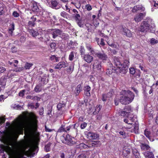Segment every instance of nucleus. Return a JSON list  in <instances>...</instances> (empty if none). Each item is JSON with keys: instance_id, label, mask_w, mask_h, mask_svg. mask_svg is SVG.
I'll return each mask as SVG.
<instances>
[{"instance_id": "nucleus-27", "label": "nucleus", "mask_w": 158, "mask_h": 158, "mask_svg": "<svg viewBox=\"0 0 158 158\" xmlns=\"http://www.w3.org/2000/svg\"><path fill=\"white\" fill-rule=\"evenodd\" d=\"M15 25L14 23H12L10 25L9 31L10 33L12 34L13 31L14 30Z\"/></svg>"}, {"instance_id": "nucleus-17", "label": "nucleus", "mask_w": 158, "mask_h": 158, "mask_svg": "<svg viewBox=\"0 0 158 158\" xmlns=\"http://www.w3.org/2000/svg\"><path fill=\"white\" fill-rule=\"evenodd\" d=\"M67 66L65 62L64 61H62L59 62L57 64L55 67L56 69H60L62 68H65Z\"/></svg>"}, {"instance_id": "nucleus-20", "label": "nucleus", "mask_w": 158, "mask_h": 158, "mask_svg": "<svg viewBox=\"0 0 158 158\" xmlns=\"http://www.w3.org/2000/svg\"><path fill=\"white\" fill-rule=\"evenodd\" d=\"M60 57L55 55H52L50 57L49 59L54 62H58L60 60Z\"/></svg>"}, {"instance_id": "nucleus-4", "label": "nucleus", "mask_w": 158, "mask_h": 158, "mask_svg": "<svg viewBox=\"0 0 158 158\" xmlns=\"http://www.w3.org/2000/svg\"><path fill=\"white\" fill-rule=\"evenodd\" d=\"M155 25L153 20L149 19L147 21H143L141 23L139 28V31L143 33L147 32L149 29L153 28Z\"/></svg>"}, {"instance_id": "nucleus-45", "label": "nucleus", "mask_w": 158, "mask_h": 158, "mask_svg": "<svg viewBox=\"0 0 158 158\" xmlns=\"http://www.w3.org/2000/svg\"><path fill=\"white\" fill-rule=\"evenodd\" d=\"M98 44L99 45H100L102 46L105 45V44L104 42V40L103 39H101L100 41H98Z\"/></svg>"}, {"instance_id": "nucleus-58", "label": "nucleus", "mask_w": 158, "mask_h": 158, "mask_svg": "<svg viewBox=\"0 0 158 158\" xmlns=\"http://www.w3.org/2000/svg\"><path fill=\"white\" fill-rule=\"evenodd\" d=\"M13 15L15 17H17L19 16V14L16 11H14L13 13Z\"/></svg>"}, {"instance_id": "nucleus-10", "label": "nucleus", "mask_w": 158, "mask_h": 158, "mask_svg": "<svg viewBox=\"0 0 158 158\" xmlns=\"http://www.w3.org/2000/svg\"><path fill=\"white\" fill-rule=\"evenodd\" d=\"M95 55L96 56V57H98L100 60H106L107 58V55L103 52H96L95 53Z\"/></svg>"}, {"instance_id": "nucleus-50", "label": "nucleus", "mask_w": 158, "mask_h": 158, "mask_svg": "<svg viewBox=\"0 0 158 158\" xmlns=\"http://www.w3.org/2000/svg\"><path fill=\"white\" fill-rule=\"evenodd\" d=\"M60 15L61 16L63 17L64 18H67V14L66 12L64 11H63L61 13Z\"/></svg>"}, {"instance_id": "nucleus-19", "label": "nucleus", "mask_w": 158, "mask_h": 158, "mask_svg": "<svg viewBox=\"0 0 158 158\" xmlns=\"http://www.w3.org/2000/svg\"><path fill=\"white\" fill-rule=\"evenodd\" d=\"M143 154L146 158H154V155L152 152L147 151L144 152Z\"/></svg>"}, {"instance_id": "nucleus-34", "label": "nucleus", "mask_w": 158, "mask_h": 158, "mask_svg": "<svg viewBox=\"0 0 158 158\" xmlns=\"http://www.w3.org/2000/svg\"><path fill=\"white\" fill-rule=\"evenodd\" d=\"M41 90V85H37L34 88V90L37 92H40Z\"/></svg>"}, {"instance_id": "nucleus-37", "label": "nucleus", "mask_w": 158, "mask_h": 158, "mask_svg": "<svg viewBox=\"0 0 158 158\" xmlns=\"http://www.w3.org/2000/svg\"><path fill=\"white\" fill-rule=\"evenodd\" d=\"M77 147L81 149L87 148L88 147L87 145L83 143L80 144Z\"/></svg>"}, {"instance_id": "nucleus-61", "label": "nucleus", "mask_w": 158, "mask_h": 158, "mask_svg": "<svg viewBox=\"0 0 158 158\" xmlns=\"http://www.w3.org/2000/svg\"><path fill=\"white\" fill-rule=\"evenodd\" d=\"M44 108H42L40 109L39 111V113L40 115H42L44 114Z\"/></svg>"}, {"instance_id": "nucleus-6", "label": "nucleus", "mask_w": 158, "mask_h": 158, "mask_svg": "<svg viewBox=\"0 0 158 158\" xmlns=\"http://www.w3.org/2000/svg\"><path fill=\"white\" fill-rule=\"evenodd\" d=\"M48 32L52 35L53 39H55L57 37L64 34L61 30L56 29L49 30Z\"/></svg>"}, {"instance_id": "nucleus-2", "label": "nucleus", "mask_w": 158, "mask_h": 158, "mask_svg": "<svg viewBox=\"0 0 158 158\" xmlns=\"http://www.w3.org/2000/svg\"><path fill=\"white\" fill-rule=\"evenodd\" d=\"M30 146L27 144L19 143L17 147L10 148L8 146L4 147V149L8 153L10 158H23L24 155H28L33 157L35 154L31 149Z\"/></svg>"}, {"instance_id": "nucleus-41", "label": "nucleus", "mask_w": 158, "mask_h": 158, "mask_svg": "<svg viewBox=\"0 0 158 158\" xmlns=\"http://www.w3.org/2000/svg\"><path fill=\"white\" fill-rule=\"evenodd\" d=\"M32 64L26 63L25 66V68L26 69H29L32 66Z\"/></svg>"}, {"instance_id": "nucleus-23", "label": "nucleus", "mask_w": 158, "mask_h": 158, "mask_svg": "<svg viewBox=\"0 0 158 158\" xmlns=\"http://www.w3.org/2000/svg\"><path fill=\"white\" fill-rule=\"evenodd\" d=\"M132 151L133 154L135 156L136 158H140L139 153L137 149H132Z\"/></svg>"}, {"instance_id": "nucleus-55", "label": "nucleus", "mask_w": 158, "mask_h": 158, "mask_svg": "<svg viewBox=\"0 0 158 158\" xmlns=\"http://www.w3.org/2000/svg\"><path fill=\"white\" fill-rule=\"evenodd\" d=\"M137 9L138 10H144V7H143V6L140 5H137Z\"/></svg>"}, {"instance_id": "nucleus-32", "label": "nucleus", "mask_w": 158, "mask_h": 158, "mask_svg": "<svg viewBox=\"0 0 158 158\" xmlns=\"http://www.w3.org/2000/svg\"><path fill=\"white\" fill-rule=\"evenodd\" d=\"M51 143H49L45 145V149L46 152H48L50 151L51 149Z\"/></svg>"}, {"instance_id": "nucleus-57", "label": "nucleus", "mask_w": 158, "mask_h": 158, "mask_svg": "<svg viewBox=\"0 0 158 158\" xmlns=\"http://www.w3.org/2000/svg\"><path fill=\"white\" fill-rule=\"evenodd\" d=\"M138 10L137 7L136 6H134L132 10L133 12H135Z\"/></svg>"}, {"instance_id": "nucleus-16", "label": "nucleus", "mask_w": 158, "mask_h": 158, "mask_svg": "<svg viewBox=\"0 0 158 158\" xmlns=\"http://www.w3.org/2000/svg\"><path fill=\"white\" fill-rule=\"evenodd\" d=\"M82 87L81 84L78 85L76 87L74 91V94L76 96H78L79 94L82 91Z\"/></svg>"}, {"instance_id": "nucleus-49", "label": "nucleus", "mask_w": 158, "mask_h": 158, "mask_svg": "<svg viewBox=\"0 0 158 158\" xmlns=\"http://www.w3.org/2000/svg\"><path fill=\"white\" fill-rule=\"evenodd\" d=\"M124 110L126 111H128V113H129L131 110V108L130 106H127L125 107Z\"/></svg>"}, {"instance_id": "nucleus-52", "label": "nucleus", "mask_w": 158, "mask_h": 158, "mask_svg": "<svg viewBox=\"0 0 158 158\" xmlns=\"http://www.w3.org/2000/svg\"><path fill=\"white\" fill-rule=\"evenodd\" d=\"M50 46L51 48L54 49L56 47V44L55 43H52L50 44Z\"/></svg>"}, {"instance_id": "nucleus-30", "label": "nucleus", "mask_w": 158, "mask_h": 158, "mask_svg": "<svg viewBox=\"0 0 158 158\" xmlns=\"http://www.w3.org/2000/svg\"><path fill=\"white\" fill-rule=\"evenodd\" d=\"M77 21V24L80 27H83L84 26V23L82 20L80 19V20H78Z\"/></svg>"}, {"instance_id": "nucleus-60", "label": "nucleus", "mask_w": 158, "mask_h": 158, "mask_svg": "<svg viewBox=\"0 0 158 158\" xmlns=\"http://www.w3.org/2000/svg\"><path fill=\"white\" fill-rule=\"evenodd\" d=\"M134 129L135 131H137L138 129V124L135 123V124H134Z\"/></svg>"}, {"instance_id": "nucleus-36", "label": "nucleus", "mask_w": 158, "mask_h": 158, "mask_svg": "<svg viewBox=\"0 0 158 158\" xmlns=\"http://www.w3.org/2000/svg\"><path fill=\"white\" fill-rule=\"evenodd\" d=\"M109 65H110V68L109 69H108L106 72V73L107 75L110 74L113 72L112 69H113L111 68V66L112 65V64H109Z\"/></svg>"}, {"instance_id": "nucleus-48", "label": "nucleus", "mask_w": 158, "mask_h": 158, "mask_svg": "<svg viewBox=\"0 0 158 158\" xmlns=\"http://www.w3.org/2000/svg\"><path fill=\"white\" fill-rule=\"evenodd\" d=\"M102 106L100 105H98L96 106L95 108V111L96 112H99Z\"/></svg>"}, {"instance_id": "nucleus-42", "label": "nucleus", "mask_w": 158, "mask_h": 158, "mask_svg": "<svg viewBox=\"0 0 158 158\" xmlns=\"http://www.w3.org/2000/svg\"><path fill=\"white\" fill-rule=\"evenodd\" d=\"M100 145V141H94L92 143V146L94 147L95 146H98Z\"/></svg>"}, {"instance_id": "nucleus-26", "label": "nucleus", "mask_w": 158, "mask_h": 158, "mask_svg": "<svg viewBox=\"0 0 158 158\" xmlns=\"http://www.w3.org/2000/svg\"><path fill=\"white\" fill-rule=\"evenodd\" d=\"M111 94H112L110 93H108L107 94H103L102 98V101L104 102L106 101V100L107 98L109 97V96L110 97Z\"/></svg>"}, {"instance_id": "nucleus-21", "label": "nucleus", "mask_w": 158, "mask_h": 158, "mask_svg": "<svg viewBox=\"0 0 158 158\" xmlns=\"http://www.w3.org/2000/svg\"><path fill=\"white\" fill-rule=\"evenodd\" d=\"M31 19H32V21H29L28 22V25L30 27H33L35 24V22L36 20V18L34 16H33L31 17Z\"/></svg>"}, {"instance_id": "nucleus-25", "label": "nucleus", "mask_w": 158, "mask_h": 158, "mask_svg": "<svg viewBox=\"0 0 158 158\" xmlns=\"http://www.w3.org/2000/svg\"><path fill=\"white\" fill-rule=\"evenodd\" d=\"M37 117L34 114L32 115V122L33 124L35 126H36L37 123Z\"/></svg>"}, {"instance_id": "nucleus-5", "label": "nucleus", "mask_w": 158, "mask_h": 158, "mask_svg": "<svg viewBox=\"0 0 158 158\" xmlns=\"http://www.w3.org/2000/svg\"><path fill=\"white\" fill-rule=\"evenodd\" d=\"M129 65V61L127 60H125L122 64V66L121 67V69H116L114 70L115 72L118 74L120 73L122 74L126 73L128 71Z\"/></svg>"}, {"instance_id": "nucleus-43", "label": "nucleus", "mask_w": 158, "mask_h": 158, "mask_svg": "<svg viewBox=\"0 0 158 158\" xmlns=\"http://www.w3.org/2000/svg\"><path fill=\"white\" fill-rule=\"evenodd\" d=\"M150 133L147 130L144 131V135L148 139H150Z\"/></svg>"}, {"instance_id": "nucleus-18", "label": "nucleus", "mask_w": 158, "mask_h": 158, "mask_svg": "<svg viewBox=\"0 0 158 158\" xmlns=\"http://www.w3.org/2000/svg\"><path fill=\"white\" fill-rule=\"evenodd\" d=\"M91 89L89 85H87L85 86L84 88V94L87 96H90V91Z\"/></svg>"}, {"instance_id": "nucleus-46", "label": "nucleus", "mask_w": 158, "mask_h": 158, "mask_svg": "<svg viewBox=\"0 0 158 158\" xmlns=\"http://www.w3.org/2000/svg\"><path fill=\"white\" fill-rule=\"evenodd\" d=\"M26 92V90H21L19 93V95L20 97H23L24 95V93Z\"/></svg>"}, {"instance_id": "nucleus-22", "label": "nucleus", "mask_w": 158, "mask_h": 158, "mask_svg": "<svg viewBox=\"0 0 158 158\" xmlns=\"http://www.w3.org/2000/svg\"><path fill=\"white\" fill-rule=\"evenodd\" d=\"M112 42H110V41H107V43L109 46L112 47L113 48H116V49H118L119 48V45H117L113 44L114 40L113 39H112Z\"/></svg>"}, {"instance_id": "nucleus-53", "label": "nucleus", "mask_w": 158, "mask_h": 158, "mask_svg": "<svg viewBox=\"0 0 158 158\" xmlns=\"http://www.w3.org/2000/svg\"><path fill=\"white\" fill-rule=\"evenodd\" d=\"M5 121V119L4 117H0V124L4 123Z\"/></svg>"}, {"instance_id": "nucleus-7", "label": "nucleus", "mask_w": 158, "mask_h": 158, "mask_svg": "<svg viewBox=\"0 0 158 158\" xmlns=\"http://www.w3.org/2000/svg\"><path fill=\"white\" fill-rule=\"evenodd\" d=\"M64 140H63V142L69 145H72L75 143V142L73 141L72 137L69 135H66L65 137H63Z\"/></svg>"}, {"instance_id": "nucleus-29", "label": "nucleus", "mask_w": 158, "mask_h": 158, "mask_svg": "<svg viewBox=\"0 0 158 158\" xmlns=\"http://www.w3.org/2000/svg\"><path fill=\"white\" fill-rule=\"evenodd\" d=\"M5 85V80L3 81L2 82L0 81V91L3 89Z\"/></svg>"}, {"instance_id": "nucleus-9", "label": "nucleus", "mask_w": 158, "mask_h": 158, "mask_svg": "<svg viewBox=\"0 0 158 158\" xmlns=\"http://www.w3.org/2000/svg\"><path fill=\"white\" fill-rule=\"evenodd\" d=\"M146 12L143 13H140L136 15L134 17V20L136 22H139L145 16Z\"/></svg>"}, {"instance_id": "nucleus-11", "label": "nucleus", "mask_w": 158, "mask_h": 158, "mask_svg": "<svg viewBox=\"0 0 158 158\" xmlns=\"http://www.w3.org/2000/svg\"><path fill=\"white\" fill-rule=\"evenodd\" d=\"M93 66V68L95 71H99L100 70L102 67L101 62L98 60L94 61Z\"/></svg>"}, {"instance_id": "nucleus-63", "label": "nucleus", "mask_w": 158, "mask_h": 158, "mask_svg": "<svg viewBox=\"0 0 158 158\" xmlns=\"http://www.w3.org/2000/svg\"><path fill=\"white\" fill-rule=\"evenodd\" d=\"M119 133L121 135H122L123 138L125 137V135L124 131H121L119 132Z\"/></svg>"}, {"instance_id": "nucleus-40", "label": "nucleus", "mask_w": 158, "mask_h": 158, "mask_svg": "<svg viewBox=\"0 0 158 158\" xmlns=\"http://www.w3.org/2000/svg\"><path fill=\"white\" fill-rule=\"evenodd\" d=\"M32 9V10L34 11H37L38 9V8L36 4L34 3L33 4V7Z\"/></svg>"}, {"instance_id": "nucleus-62", "label": "nucleus", "mask_w": 158, "mask_h": 158, "mask_svg": "<svg viewBox=\"0 0 158 158\" xmlns=\"http://www.w3.org/2000/svg\"><path fill=\"white\" fill-rule=\"evenodd\" d=\"M6 70V69L2 67H0V73H2Z\"/></svg>"}, {"instance_id": "nucleus-13", "label": "nucleus", "mask_w": 158, "mask_h": 158, "mask_svg": "<svg viewBox=\"0 0 158 158\" xmlns=\"http://www.w3.org/2000/svg\"><path fill=\"white\" fill-rule=\"evenodd\" d=\"M50 6L52 8L55 9H58L60 7L59 2L56 0H52Z\"/></svg>"}, {"instance_id": "nucleus-59", "label": "nucleus", "mask_w": 158, "mask_h": 158, "mask_svg": "<svg viewBox=\"0 0 158 158\" xmlns=\"http://www.w3.org/2000/svg\"><path fill=\"white\" fill-rule=\"evenodd\" d=\"M63 105L61 103H60L58 104L57 105V108L58 110H60L63 107Z\"/></svg>"}, {"instance_id": "nucleus-31", "label": "nucleus", "mask_w": 158, "mask_h": 158, "mask_svg": "<svg viewBox=\"0 0 158 158\" xmlns=\"http://www.w3.org/2000/svg\"><path fill=\"white\" fill-rule=\"evenodd\" d=\"M128 112L126 111H123L121 110H119L118 111V114L121 116H125L127 114Z\"/></svg>"}, {"instance_id": "nucleus-56", "label": "nucleus", "mask_w": 158, "mask_h": 158, "mask_svg": "<svg viewBox=\"0 0 158 158\" xmlns=\"http://www.w3.org/2000/svg\"><path fill=\"white\" fill-rule=\"evenodd\" d=\"M75 17L76 21L80 20V15L78 14H77L75 16Z\"/></svg>"}, {"instance_id": "nucleus-35", "label": "nucleus", "mask_w": 158, "mask_h": 158, "mask_svg": "<svg viewBox=\"0 0 158 158\" xmlns=\"http://www.w3.org/2000/svg\"><path fill=\"white\" fill-rule=\"evenodd\" d=\"M58 132H67V130L65 129L64 126H62L59 129Z\"/></svg>"}, {"instance_id": "nucleus-64", "label": "nucleus", "mask_w": 158, "mask_h": 158, "mask_svg": "<svg viewBox=\"0 0 158 158\" xmlns=\"http://www.w3.org/2000/svg\"><path fill=\"white\" fill-rule=\"evenodd\" d=\"M26 40V38L24 36H22L20 39V41L21 42H24Z\"/></svg>"}, {"instance_id": "nucleus-14", "label": "nucleus", "mask_w": 158, "mask_h": 158, "mask_svg": "<svg viewBox=\"0 0 158 158\" xmlns=\"http://www.w3.org/2000/svg\"><path fill=\"white\" fill-rule=\"evenodd\" d=\"M121 31L123 34L129 37L132 36V34L131 31L125 27H123Z\"/></svg>"}, {"instance_id": "nucleus-47", "label": "nucleus", "mask_w": 158, "mask_h": 158, "mask_svg": "<svg viewBox=\"0 0 158 158\" xmlns=\"http://www.w3.org/2000/svg\"><path fill=\"white\" fill-rule=\"evenodd\" d=\"M130 73L131 74H134L135 72V69L133 68H131L129 69Z\"/></svg>"}, {"instance_id": "nucleus-39", "label": "nucleus", "mask_w": 158, "mask_h": 158, "mask_svg": "<svg viewBox=\"0 0 158 158\" xmlns=\"http://www.w3.org/2000/svg\"><path fill=\"white\" fill-rule=\"evenodd\" d=\"M74 69V64H71L69 68L67 69V71L69 73H71L73 70Z\"/></svg>"}, {"instance_id": "nucleus-54", "label": "nucleus", "mask_w": 158, "mask_h": 158, "mask_svg": "<svg viewBox=\"0 0 158 158\" xmlns=\"http://www.w3.org/2000/svg\"><path fill=\"white\" fill-rule=\"evenodd\" d=\"M85 8L88 11H90L92 10V8L91 7V6L89 4L86 5L85 6Z\"/></svg>"}, {"instance_id": "nucleus-3", "label": "nucleus", "mask_w": 158, "mask_h": 158, "mask_svg": "<svg viewBox=\"0 0 158 158\" xmlns=\"http://www.w3.org/2000/svg\"><path fill=\"white\" fill-rule=\"evenodd\" d=\"M120 94L123 95L119 99L120 102L122 104L126 105L129 104L134 99V94L129 90L122 91Z\"/></svg>"}, {"instance_id": "nucleus-12", "label": "nucleus", "mask_w": 158, "mask_h": 158, "mask_svg": "<svg viewBox=\"0 0 158 158\" xmlns=\"http://www.w3.org/2000/svg\"><path fill=\"white\" fill-rule=\"evenodd\" d=\"M113 62L114 64L117 67V69H121L122 63H121L119 58L116 57H114L113 58Z\"/></svg>"}, {"instance_id": "nucleus-33", "label": "nucleus", "mask_w": 158, "mask_h": 158, "mask_svg": "<svg viewBox=\"0 0 158 158\" xmlns=\"http://www.w3.org/2000/svg\"><path fill=\"white\" fill-rule=\"evenodd\" d=\"M149 42L152 45H154L158 43L157 40L154 38H152L150 40Z\"/></svg>"}, {"instance_id": "nucleus-38", "label": "nucleus", "mask_w": 158, "mask_h": 158, "mask_svg": "<svg viewBox=\"0 0 158 158\" xmlns=\"http://www.w3.org/2000/svg\"><path fill=\"white\" fill-rule=\"evenodd\" d=\"M74 58V53L73 52H70L69 56V60L72 61L73 60Z\"/></svg>"}, {"instance_id": "nucleus-8", "label": "nucleus", "mask_w": 158, "mask_h": 158, "mask_svg": "<svg viewBox=\"0 0 158 158\" xmlns=\"http://www.w3.org/2000/svg\"><path fill=\"white\" fill-rule=\"evenodd\" d=\"M87 137L89 139H96L99 138V135L96 133L89 132L85 134Z\"/></svg>"}, {"instance_id": "nucleus-44", "label": "nucleus", "mask_w": 158, "mask_h": 158, "mask_svg": "<svg viewBox=\"0 0 158 158\" xmlns=\"http://www.w3.org/2000/svg\"><path fill=\"white\" fill-rule=\"evenodd\" d=\"M88 156L85 154H81L80 155L77 157V158H87Z\"/></svg>"}, {"instance_id": "nucleus-15", "label": "nucleus", "mask_w": 158, "mask_h": 158, "mask_svg": "<svg viewBox=\"0 0 158 158\" xmlns=\"http://www.w3.org/2000/svg\"><path fill=\"white\" fill-rule=\"evenodd\" d=\"M83 59L88 63H90L93 60V57L89 54H86L84 55Z\"/></svg>"}, {"instance_id": "nucleus-51", "label": "nucleus", "mask_w": 158, "mask_h": 158, "mask_svg": "<svg viewBox=\"0 0 158 158\" xmlns=\"http://www.w3.org/2000/svg\"><path fill=\"white\" fill-rule=\"evenodd\" d=\"M87 124L85 122L82 123L81 125V129H84L87 126Z\"/></svg>"}, {"instance_id": "nucleus-28", "label": "nucleus", "mask_w": 158, "mask_h": 158, "mask_svg": "<svg viewBox=\"0 0 158 158\" xmlns=\"http://www.w3.org/2000/svg\"><path fill=\"white\" fill-rule=\"evenodd\" d=\"M141 147L142 149L144 150H148L150 148L148 145L145 144H142L141 146Z\"/></svg>"}, {"instance_id": "nucleus-24", "label": "nucleus", "mask_w": 158, "mask_h": 158, "mask_svg": "<svg viewBox=\"0 0 158 158\" xmlns=\"http://www.w3.org/2000/svg\"><path fill=\"white\" fill-rule=\"evenodd\" d=\"M29 32L30 34L31 35L34 37H35L38 35V32L33 29L30 30Z\"/></svg>"}, {"instance_id": "nucleus-1", "label": "nucleus", "mask_w": 158, "mask_h": 158, "mask_svg": "<svg viewBox=\"0 0 158 158\" xmlns=\"http://www.w3.org/2000/svg\"><path fill=\"white\" fill-rule=\"evenodd\" d=\"M25 119L22 116H19L17 118L13 121L10 124L9 123H6V126H7L6 132H3L4 135L6 137L5 145H2L0 150V156H2V158H6L5 155L3 154L5 151L8 155V153L4 149V147L8 146L9 148H14V147H17L19 144L15 143L13 139L15 138L25 123Z\"/></svg>"}]
</instances>
